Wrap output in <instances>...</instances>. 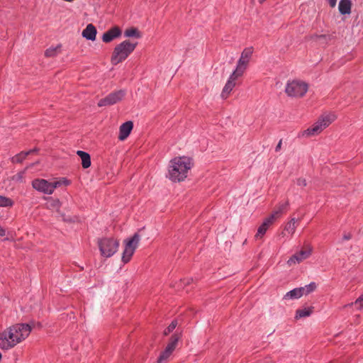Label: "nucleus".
<instances>
[{
    "mask_svg": "<svg viewBox=\"0 0 363 363\" xmlns=\"http://www.w3.org/2000/svg\"><path fill=\"white\" fill-rule=\"evenodd\" d=\"M138 43H131L125 40L118 44L113 49L111 57V64L116 65L125 60L128 56L135 50Z\"/></svg>",
    "mask_w": 363,
    "mask_h": 363,
    "instance_id": "nucleus-3",
    "label": "nucleus"
},
{
    "mask_svg": "<svg viewBox=\"0 0 363 363\" xmlns=\"http://www.w3.org/2000/svg\"><path fill=\"white\" fill-rule=\"evenodd\" d=\"M172 353L170 352L169 351H167L166 349L164 350V351H162L158 359H157V363H167V359H169V357L171 356Z\"/></svg>",
    "mask_w": 363,
    "mask_h": 363,
    "instance_id": "nucleus-28",
    "label": "nucleus"
},
{
    "mask_svg": "<svg viewBox=\"0 0 363 363\" xmlns=\"http://www.w3.org/2000/svg\"><path fill=\"white\" fill-rule=\"evenodd\" d=\"M26 170H23L22 172H18L13 177V179L16 181H20L22 182L24 177Z\"/></svg>",
    "mask_w": 363,
    "mask_h": 363,
    "instance_id": "nucleus-32",
    "label": "nucleus"
},
{
    "mask_svg": "<svg viewBox=\"0 0 363 363\" xmlns=\"http://www.w3.org/2000/svg\"><path fill=\"white\" fill-rule=\"evenodd\" d=\"M252 53V48H245L241 53V56L238 61L237 66L234 72L238 73V74L242 75L248 66Z\"/></svg>",
    "mask_w": 363,
    "mask_h": 363,
    "instance_id": "nucleus-9",
    "label": "nucleus"
},
{
    "mask_svg": "<svg viewBox=\"0 0 363 363\" xmlns=\"http://www.w3.org/2000/svg\"><path fill=\"white\" fill-rule=\"evenodd\" d=\"M60 185V181L49 182L43 179H35L32 182L33 189L45 194H52L55 189Z\"/></svg>",
    "mask_w": 363,
    "mask_h": 363,
    "instance_id": "nucleus-8",
    "label": "nucleus"
},
{
    "mask_svg": "<svg viewBox=\"0 0 363 363\" xmlns=\"http://www.w3.org/2000/svg\"><path fill=\"white\" fill-rule=\"evenodd\" d=\"M329 5L332 7V8H334L335 6H336V4H337V0H326Z\"/></svg>",
    "mask_w": 363,
    "mask_h": 363,
    "instance_id": "nucleus-35",
    "label": "nucleus"
},
{
    "mask_svg": "<svg viewBox=\"0 0 363 363\" xmlns=\"http://www.w3.org/2000/svg\"><path fill=\"white\" fill-rule=\"evenodd\" d=\"M32 331L27 323L14 324L0 333V348L9 350L25 340Z\"/></svg>",
    "mask_w": 363,
    "mask_h": 363,
    "instance_id": "nucleus-1",
    "label": "nucleus"
},
{
    "mask_svg": "<svg viewBox=\"0 0 363 363\" xmlns=\"http://www.w3.org/2000/svg\"><path fill=\"white\" fill-rule=\"evenodd\" d=\"M124 36L126 38H135L137 39L141 38V33L136 28H129L124 31Z\"/></svg>",
    "mask_w": 363,
    "mask_h": 363,
    "instance_id": "nucleus-22",
    "label": "nucleus"
},
{
    "mask_svg": "<svg viewBox=\"0 0 363 363\" xmlns=\"http://www.w3.org/2000/svg\"><path fill=\"white\" fill-rule=\"evenodd\" d=\"M125 95V90H118L114 92L109 94L105 98L101 99L98 102V106L99 107L111 106L113 105L119 101H121Z\"/></svg>",
    "mask_w": 363,
    "mask_h": 363,
    "instance_id": "nucleus-10",
    "label": "nucleus"
},
{
    "mask_svg": "<svg viewBox=\"0 0 363 363\" xmlns=\"http://www.w3.org/2000/svg\"><path fill=\"white\" fill-rule=\"evenodd\" d=\"M97 30L96 27L89 23L82 31V36L89 40H95L96 37Z\"/></svg>",
    "mask_w": 363,
    "mask_h": 363,
    "instance_id": "nucleus-15",
    "label": "nucleus"
},
{
    "mask_svg": "<svg viewBox=\"0 0 363 363\" xmlns=\"http://www.w3.org/2000/svg\"><path fill=\"white\" fill-rule=\"evenodd\" d=\"M282 140H280L275 147V151L279 152L281 149Z\"/></svg>",
    "mask_w": 363,
    "mask_h": 363,
    "instance_id": "nucleus-36",
    "label": "nucleus"
},
{
    "mask_svg": "<svg viewBox=\"0 0 363 363\" xmlns=\"http://www.w3.org/2000/svg\"><path fill=\"white\" fill-rule=\"evenodd\" d=\"M36 151H37L36 149H33V150H30L27 151V152H21L19 154H17L16 155H15L12 158V162H16V163H21L26 158V157L28 155H30V154H31L33 152H35Z\"/></svg>",
    "mask_w": 363,
    "mask_h": 363,
    "instance_id": "nucleus-20",
    "label": "nucleus"
},
{
    "mask_svg": "<svg viewBox=\"0 0 363 363\" xmlns=\"http://www.w3.org/2000/svg\"><path fill=\"white\" fill-rule=\"evenodd\" d=\"M77 154L82 160V165L83 168L86 169L91 166L90 155L87 152L82 150H78Z\"/></svg>",
    "mask_w": 363,
    "mask_h": 363,
    "instance_id": "nucleus-18",
    "label": "nucleus"
},
{
    "mask_svg": "<svg viewBox=\"0 0 363 363\" xmlns=\"http://www.w3.org/2000/svg\"><path fill=\"white\" fill-rule=\"evenodd\" d=\"M140 240V235L136 233L130 238L124 241L125 248L122 255V262L123 263H128L130 260L135 249L138 246Z\"/></svg>",
    "mask_w": 363,
    "mask_h": 363,
    "instance_id": "nucleus-7",
    "label": "nucleus"
},
{
    "mask_svg": "<svg viewBox=\"0 0 363 363\" xmlns=\"http://www.w3.org/2000/svg\"><path fill=\"white\" fill-rule=\"evenodd\" d=\"M121 34V29L118 26H113L103 34L102 40L106 43H108L119 38Z\"/></svg>",
    "mask_w": 363,
    "mask_h": 363,
    "instance_id": "nucleus-13",
    "label": "nucleus"
},
{
    "mask_svg": "<svg viewBox=\"0 0 363 363\" xmlns=\"http://www.w3.org/2000/svg\"><path fill=\"white\" fill-rule=\"evenodd\" d=\"M58 48L59 47L50 48L47 49L45 52V57H53L56 56Z\"/></svg>",
    "mask_w": 363,
    "mask_h": 363,
    "instance_id": "nucleus-31",
    "label": "nucleus"
},
{
    "mask_svg": "<svg viewBox=\"0 0 363 363\" xmlns=\"http://www.w3.org/2000/svg\"><path fill=\"white\" fill-rule=\"evenodd\" d=\"M46 208L48 209L52 210V211H58L60 210V208L61 206V203L58 199H55L52 198H48V201L46 203Z\"/></svg>",
    "mask_w": 363,
    "mask_h": 363,
    "instance_id": "nucleus-19",
    "label": "nucleus"
},
{
    "mask_svg": "<svg viewBox=\"0 0 363 363\" xmlns=\"http://www.w3.org/2000/svg\"><path fill=\"white\" fill-rule=\"evenodd\" d=\"M241 76V74H238V73H236L234 71L233 72V73L230 75V77L228 78L221 92V97L223 99H227L228 97L230 92L233 91V88L236 85V79Z\"/></svg>",
    "mask_w": 363,
    "mask_h": 363,
    "instance_id": "nucleus-11",
    "label": "nucleus"
},
{
    "mask_svg": "<svg viewBox=\"0 0 363 363\" xmlns=\"http://www.w3.org/2000/svg\"><path fill=\"white\" fill-rule=\"evenodd\" d=\"M352 1L351 0H340L338 5V9L342 15L350 14L351 13Z\"/></svg>",
    "mask_w": 363,
    "mask_h": 363,
    "instance_id": "nucleus-17",
    "label": "nucleus"
},
{
    "mask_svg": "<svg viewBox=\"0 0 363 363\" xmlns=\"http://www.w3.org/2000/svg\"><path fill=\"white\" fill-rule=\"evenodd\" d=\"M133 128V123L129 121L123 123L119 128L118 139L120 140H125L130 135Z\"/></svg>",
    "mask_w": 363,
    "mask_h": 363,
    "instance_id": "nucleus-14",
    "label": "nucleus"
},
{
    "mask_svg": "<svg viewBox=\"0 0 363 363\" xmlns=\"http://www.w3.org/2000/svg\"><path fill=\"white\" fill-rule=\"evenodd\" d=\"M265 1H266V0H259V4H262V3H264Z\"/></svg>",
    "mask_w": 363,
    "mask_h": 363,
    "instance_id": "nucleus-39",
    "label": "nucleus"
},
{
    "mask_svg": "<svg viewBox=\"0 0 363 363\" xmlns=\"http://www.w3.org/2000/svg\"><path fill=\"white\" fill-rule=\"evenodd\" d=\"M302 296H303V295L301 288L299 287V288L294 289L293 290L289 291L288 293H286V294L285 295L284 297H285V298L294 299V298H299Z\"/></svg>",
    "mask_w": 363,
    "mask_h": 363,
    "instance_id": "nucleus-24",
    "label": "nucleus"
},
{
    "mask_svg": "<svg viewBox=\"0 0 363 363\" xmlns=\"http://www.w3.org/2000/svg\"><path fill=\"white\" fill-rule=\"evenodd\" d=\"M312 313V309L311 308H303V309H298L296 312V316L295 318L296 319L305 318L311 315Z\"/></svg>",
    "mask_w": 363,
    "mask_h": 363,
    "instance_id": "nucleus-26",
    "label": "nucleus"
},
{
    "mask_svg": "<svg viewBox=\"0 0 363 363\" xmlns=\"http://www.w3.org/2000/svg\"><path fill=\"white\" fill-rule=\"evenodd\" d=\"M179 335H177V334H174L170 340H169V343L167 344V345L166 346L165 349L167 350V351H169L170 352H173V351L175 350L176 347H177V342L179 341Z\"/></svg>",
    "mask_w": 363,
    "mask_h": 363,
    "instance_id": "nucleus-21",
    "label": "nucleus"
},
{
    "mask_svg": "<svg viewBox=\"0 0 363 363\" xmlns=\"http://www.w3.org/2000/svg\"><path fill=\"white\" fill-rule=\"evenodd\" d=\"M343 238H344L345 240H350V239L351 238V235H350V234L345 235H344V237H343Z\"/></svg>",
    "mask_w": 363,
    "mask_h": 363,
    "instance_id": "nucleus-38",
    "label": "nucleus"
},
{
    "mask_svg": "<svg viewBox=\"0 0 363 363\" xmlns=\"http://www.w3.org/2000/svg\"><path fill=\"white\" fill-rule=\"evenodd\" d=\"M275 220L274 219V216H269L267 218L262 224L259 227L257 230V233L255 235L256 238L260 237L262 238L265 233L267 232L268 228L274 223Z\"/></svg>",
    "mask_w": 363,
    "mask_h": 363,
    "instance_id": "nucleus-16",
    "label": "nucleus"
},
{
    "mask_svg": "<svg viewBox=\"0 0 363 363\" xmlns=\"http://www.w3.org/2000/svg\"><path fill=\"white\" fill-rule=\"evenodd\" d=\"M13 204V202L11 199L0 195V206L1 207L12 206Z\"/></svg>",
    "mask_w": 363,
    "mask_h": 363,
    "instance_id": "nucleus-29",
    "label": "nucleus"
},
{
    "mask_svg": "<svg viewBox=\"0 0 363 363\" xmlns=\"http://www.w3.org/2000/svg\"><path fill=\"white\" fill-rule=\"evenodd\" d=\"M296 222L297 220H296L295 218H291V220L286 223L284 228L285 231H286L289 234L292 235L295 233L296 228Z\"/></svg>",
    "mask_w": 363,
    "mask_h": 363,
    "instance_id": "nucleus-25",
    "label": "nucleus"
},
{
    "mask_svg": "<svg viewBox=\"0 0 363 363\" xmlns=\"http://www.w3.org/2000/svg\"><path fill=\"white\" fill-rule=\"evenodd\" d=\"M98 244L101 255L105 257L113 256L119 247V242L113 238H102Z\"/></svg>",
    "mask_w": 363,
    "mask_h": 363,
    "instance_id": "nucleus-6",
    "label": "nucleus"
},
{
    "mask_svg": "<svg viewBox=\"0 0 363 363\" xmlns=\"http://www.w3.org/2000/svg\"><path fill=\"white\" fill-rule=\"evenodd\" d=\"M311 247H308L307 250H302L300 252L294 254L287 261L288 265L291 266L293 264L300 263L301 262L305 260L311 255Z\"/></svg>",
    "mask_w": 363,
    "mask_h": 363,
    "instance_id": "nucleus-12",
    "label": "nucleus"
},
{
    "mask_svg": "<svg viewBox=\"0 0 363 363\" xmlns=\"http://www.w3.org/2000/svg\"><path fill=\"white\" fill-rule=\"evenodd\" d=\"M326 38V36L325 35H316L313 37V39L317 40L318 38Z\"/></svg>",
    "mask_w": 363,
    "mask_h": 363,
    "instance_id": "nucleus-37",
    "label": "nucleus"
},
{
    "mask_svg": "<svg viewBox=\"0 0 363 363\" xmlns=\"http://www.w3.org/2000/svg\"><path fill=\"white\" fill-rule=\"evenodd\" d=\"M317 286L315 282H311L308 285H306L303 287H300L303 295H308V294L314 291L316 289Z\"/></svg>",
    "mask_w": 363,
    "mask_h": 363,
    "instance_id": "nucleus-27",
    "label": "nucleus"
},
{
    "mask_svg": "<svg viewBox=\"0 0 363 363\" xmlns=\"http://www.w3.org/2000/svg\"><path fill=\"white\" fill-rule=\"evenodd\" d=\"M193 166L192 160L188 157H177L169 162L168 178L172 182H182L187 177Z\"/></svg>",
    "mask_w": 363,
    "mask_h": 363,
    "instance_id": "nucleus-2",
    "label": "nucleus"
},
{
    "mask_svg": "<svg viewBox=\"0 0 363 363\" xmlns=\"http://www.w3.org/2000/svg\"><path fill=\"white\" fill-rule=\"evenodd\" d=\"M336 119V116L333 113L322 114L318 121L310 128L301 133V136L309 137L318 135L325 128L330 125Z\"/></svg>",
    "mask_w": 363,
    "mask_h": 363,
    "instance_id": "nucleus-4",
    "label": "nucleus"
},
{
    "mask_svg": "<svg viewBox=\"0 0 363 363\" xmlns=\"http://www.w3.org/2000/svg\"><path fill=\"white\" fill-rule=\"evenodd\" d=\"M288 206V201H285L284 203H279L277 209L272 213L271 216H274V219L275 220L286 209Z\"/></svg>",
    "mask_w": 363,
    "mask_h": 363,
    "instance_id": "nucleus-23",
    "label": "nucleus"
},
{
    "mask_svg": "<svg viewBox=\"0 0 363 363\" xmlns=\"http://www.w3.org/2000/svg\"><path fill=\"white\" fill-rule=\"evenodd\" d=\"M354 305L357 308L361 309L363 307V294L361 295L354 302Z\"/></svg>",
    "mask_w": 363,
    "mask_h": 363,
    "instance_id": "nucleus-33",
    "label": "nucleus"
},
{
    "mask_svg": "<svg viewBox=\"0 0 363 363\" xmlns=\"http://www.w3.org/2000/svg\"><path fill=\"white\" fill-rule=\"evenodd\" d=\"M177 325V321L174 320L169 324V325L164 330V335H168L171 332H172Z\"/></svg>",
    "mask_w": 363,
    "mask_h": 363,
    "instance_id": "nucleus-30",
    "label": "nucleus"
},
{
    "mask_svg": "<svg viewBox=\"0 0 363 363\" xmlns=\"http://www.w3.org/2000/svg\"><path fill=\"white\" fill-rule=\"evenodd\" d=\"M296 184L299 186L305 187L307 185L306 179L300 177L297 179Z\"/></svg>",
    "mask_w": 363,
    "mask_h": 363,
    "instance_id": "nucleus-34",
    "label": "nucleus"
},
{
    "mask_svg": "<svg viewBox=\"0 0 363 363\" xmlns=\"http://www.w3.org/2000/svg\"><path fill=\"white\" fill-rule=\"evenodd\" d=\"M308 89V85L303 81L294 79L289 81L285 87V93L289 97L301 98Z\"/></svg>",
    "mask_w": 363,
    "mask_h": 363,
    "instance_id": "nucleus-5",
    "label": "nucleus"
}]
</instances>
